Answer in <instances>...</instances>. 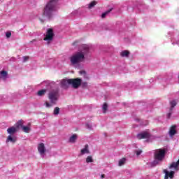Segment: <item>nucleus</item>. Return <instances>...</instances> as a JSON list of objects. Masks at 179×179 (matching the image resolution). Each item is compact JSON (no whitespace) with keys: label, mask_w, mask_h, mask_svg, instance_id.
I'll use <instances>...</instances> for the list:
<instances>
[{"label":"nucleus","mask_w":179,"mask_h":179,"mask_svg":"<svg viewBox=\"0 0 179 179\" xmlns=\"http://www.w3.org/2000/svg\"><path fill=\"white\" fill-rule=\"evenodd\" d=\"M87 52H89V45H81L80 50L70 57L71 64L76 65V64H79V62H83V61H85V55H86Z\"/></svg>","instance_id":"nucleus-1"},{"label":"nucleus","mask_w":179,"mask_h":179,"mask_svg":"<svg viewBox=\"0 0 179 179\" xmlns=\"http://www.w3.org/2000/svg\"><path fill=\"white\" fill-rule=\"evenodd\" d=\"M58 3V0H50L45 6L42 11L43 17H47L48 19H51L52 17V13L57 10V4Z\"/></svg>","instance_id":"nucleus-2"},{"label":"nucleus","mask_w":179,"mask_h":179,"mask_svg":"<svg viewBox=\"0 0 179 179\" xmlns=\"http://www.w3.org/2000/svg\"><path fill=\"white\" fill-rule=\"evenodd\" d=\"M59 97V94L58 92V90L50 91L48 94V99L50 100V103H49L48 101H45L44 106H45L47 108L52 107L54 104H57Z\"/></svg>","instance_id":"nucleus-3"},{"label":"nucleus","mask_w":179,"mask_h":179,"mask_svg":"<svg viewBox=\"0 0 179 179\" xmlns=\"http://www.w3.org/2000/svg\"><path fill=\"white\" fill-rule=\"evenodd\" d=\"M166 150L164 149H157L154 152V159L159 162H163L164 157H166Z\"/></svg>","instance_id":"nucleus-4"},{"label":"nucleus","mask_w":179,"mask_h":179,"mask_svg":"<svg viewBox=\"0 0 179 179\" xmlns=\"http://www.w3.org/2000/svg\"><path fill=\"white\" fill-rule=\"evenodd\" d=\"M54 30L52 28H49L47 30L46 34L43 38L44 41H47L48 44H50L52 40H54Z\"/></svg>","instance_id":"nucleus-5"},{"label":"nucleus","mask_w":179,"mask_h":179,"mask_svg":"<svg viewBox=\"0 0 179 179\" xmlns=\"http://www.w3.org/2000/svg\"><path fill=\"white\" fill-rule=\"evenodd\" d=\"M69 85L73 87V89H78L79 86L82 85V79L80 78L69 79Z\"/></svg>","instance_id":"nucleus-6"},{"label":"nucleus","mask_w":179,"mask_h":179,"mask_svg":"<svg viewBox=\"0 0 179 179\" xmlns=\"http://www.w3.org/2000/svg\"><path fill=\"white\" fill-rule=\"evenodd\" d=\"M164 173L165 174L164 179H173L174 178V174H176V172L173 171H169L166 169L164 170Z\"/></svg>","instance_id":"nucleus-7"},{"label":"nucleus","mask_w":179,"mask_h":179,"mask_svg":"<svg viewBox=\"0 0 179 179\" xmlns=\"http://www.w3.org/2000/svg\"><path fill=\"white\" fill-rule=\"evenodd\" d=\"M138 139H149L150 138V134L146 131L140 133L137 135Z\"/></svg>","instance_id":"nucleus-8"},{"label":"nucleus","mask_w":179,"mask_h":179,"mask_svg":"<svg viewBox=\"0 0 179 179\" xmlns=\"http://www.w3.org/2000/svg\"><path fill=\"white\" fill-rule=\"evenodd\" d=\"M169 134L171 137H173L174 135L177 134V125H172L169 129Z\"/></svg>","instance_id":"nucleus-9"},{"label":"nucleus","mask_w":179,"mask_h":179,"mask_svg":"<svg viewBox=\"0 0 179 179\" xmlns=\"http://www.w3.org/2000/svg\"><path fill=\"white\" fill-rule=\"evenodd\" d=\"M38 150L40 155H43L44 153H45V145H44V143H41L38 145Z\"/></svg>","instance_id":"nucleus-10"},{"label":"nucleus","mask_w":179,"mask_h":179,"mask_svg":"<svg viewBox=\"0 0 179 179\" xmlns=\"http://www.w3.org/2000/svg\"><path fill=\"white\" fill-rule=\"evenodd\" d=\"M69 79H64L61 81V86L63 89H68L69 87Z\"/></svg>","instance_id":"nucleus-11"},{"label":"nucleus","mask_w":179,"mask_h":179,"mask_svg":"<svg viewBox=\"0 0 179 179\" xmlns=\"http://www.w3.org/2000/svg\"><path fill=\"white\" fill-rule=\"evenodd\" d=\"M17 131H18L17 129L15 127H11L7 129V132L10 135H13L14 134H16Z\"/></svg>","instance_id":"nucleus-12"},{"label":"nucleus","mask_w":179,"mask_h":179,"mask_svg":"<svg viewBox=\"0 0 179 179\" xmlns=\"http://www.w3.org/2000/svg\"><path fill=\"white\" fill-rule=\"evenodd\" d=\"M31 126V123H29L28 126H24L22 127V129L23 132H25V134H29L31 131L30 127Z\"/></svg>","instance_id":"nucleus-13"},{"label":"nucleus","mask_w":179,"mask_h":179,"mask_svg":"<svg viewBox=\"0 0 179 179\" xmlns=\"http://www.w3.org/2000/svg\"><path fill=\"white\" fill-rule=\"evenodd\" d=\"M0 78L3 80H6L8 78V71H1L0 72Z\"/></svg>","instance_id":"nucleus-14"},{"label":"nucleus","mask_w":179,"mask_h":179,"mask_svg":"<svg viewBox=\"0 0 179 179\" xmlns=\"http://www.w3.org/2000/svg\"><path fill=\"white\" fill-rule=\"evenodd\" d=\"M81 155H86L90 153V151H89V145L86 144L85 145V148L81 150Z\"/></svg>","instance_id":"nucleus-15"},{"label":"nucleus","mask_w":179,"mask_h":179,"mask_svg":"<svg viewBox=\"0 0 179 179\" xmlns=\"http://www.w3.org/2000/svg\"><path fill=\"white\" fill-rule=\"evenodd\" d=\"M23 124H24V122L23 120H19L18 122H17L16 124H15V127L16 129L19 131V129H20V128H23Z\"/></svg>","instance_id":"nucleus-16"},{"label":"nucleus","mask_w":179,"mask_h":179,"mask_svg":"<svg viewBox=\"0 0 179 179\" xmlns=\"http://www.w3.org/2000/svg\"><path fill=\"white\" fill-rule=\"evenodd\" d=\"M76 139H78V135L73 134L72 136L70 137L69 142L71 143H75V142H76Z\"/></svg>","instance_id":"nucleus-17"},{"label":"nucleus","mask_w":179,"mask_h":179,"mask_svg":"<svg viewBox=\"0 0 179 179\" xmlns=\"http://www.w3.org/2000/svg\"><path fill=\"white\" fill-rule=\"evenodd\" d=\"M121 57H125L126 58H128L129 57V51L128 50H123L120 53Z\"/></svg>","instance_id":"nucleus-18"},{"label":"nucleus","mask_w":179,"mask_h":179,"mask_svg":"<svg viewBox=\"0 0 179 179\" xmlns=\"http://www.w3.org/2000/svg\"><path fill=\"white\" fill-rule=\"evenodd\" d=\"M170 105H171V108H170V111H173V108L177 106V101H176V100H173L172 101L170 102Z\"/></svg>","instance_id":"nucleus-19"},{"label":"nucleus","mask_w":179,"mask_h":179,"mask_svg":"<svg viewBox=\"0 0 179 179\" xmlns=\"http://www.w3.org/2000/svg\"><path fill=\"white\" fill-rule=\"evenodd\" d=\"M7 142H12V143H15V142H16V138H13L12 136H8L7 138Z\"/></svg>","instance_id":"nucleus-20"},{"label":"nucleus","mask_w":179,"mask_h":179,"mask_svg":"<svg viewBox=\"0 0 179 179\" xmlns=\"http://www.w3.org/2000/svg\"><path fill=\"white\" fill-rule=\"evenodd\" d=\"M111 10H113V8L102 13L101 17L104 19V17H106L108 15V13L111 12Z\"/></svg>","instance_id":"nucleus-21"},{"label":"nucleus","mask_w":179,"mask_h":179,"mask_svg":"<svg viewBox=\"0 0 179 179\" xmlns=\"http://www.w3.org/2000/svg\"><path fill=\"white\" fill-rule=\"evenodd\" d=\"M47 92L46 90H41L37 92L38 96H44L45 93Z\"/></svg>","instance_id":"nucleus-22"},{"label":"nucleus","mask_w":179,"mask_h":179,"mask_svg":"<svg viewBox=\"0 0 179 179\" xmlns=\"http://www.w3.org/2000/svg\"><path fill=\"white\" fill-rule=\"evenodd\" d=\"M127 161V159L125 158H122L119 161V164L118 166H124V164H125V162Z\"/></svg>","instance_id":"nucleus-23"},{"label":"nucleus","mask_w":179,"mask_h":179,"mask_svg":"<svg viewBox=\"0 0 179 179\" xmlns=\"http://www.w3.org/2000/svg\"><path fill=\"white\" fill-rule=\"evenodd\" d=\"M59 107H55L53 111V114L54 115H58V114H59Z\"/></svg>","instance_id":"nucleus-24"},{"label":"nucleus","mask_w":179,"mask_h":179,"mask_svg":"<svg viewBox=\"0 0 179 179\" xmlns=\"http://www.w3.org/2000/svg\"><path fill=\"white\" fill-rule=\"evenodd\" d=\"M86 163H93V157H92V156H88L86 158Z\"/></svg>","instance_id":"nucleus-25"},{"label":"nucleus","mask_w":179,"mask_h":179,"mask_svg":"<svg viewBox=\"0 0 179 179\" xmlns=\"http://www.w3.org/2000/svg\"><path fill=\"white\" fill-rule=\"evenodd\" d=\"M159 162H160V161H159V160H157V159H155L152 162V164H151V166H152V167H155V166H157V164H159Z\"/></svg>","instance_id":"nucleus-26"},{"label":"nucleus","mask_w":179,"mask_h":179,"mask_svg":"<svg viewBox=\"0 0 179 179\" xmlns=\"http://www.w3.org/2000/svg\"><path fill=\"white\" fill-rule=\"evenodd\" d=\"M107 108H108V105L107 104V103H104L103 105V110L104 114H106V111H107Z\"/></svg>","instance_id":"nucleus-27"},{"label":"nucleus","mask_w":179,"mask_h":179,"mask_svg":"<svg viewBox=\"0 0 179 179\" xmlns=\"http://www.w3.org/2000/svg\"><path fill=\"white\" fill-rule=\"evenodd\" d=\"M96 3H96V1H92V2L90 3V5H89L90 9H92V8H94V6H96Z\"/></svg>","instance_id":"nucleus-28"},{"label":"nucleus","mask_w":179,"mask_h":179,"mask_svg":"<svg viewBox=\"0 0 179 179\" xmlns=\"http://www.w3.org/2000/svg\"><path fill=\"white\" fill-rule=\"evenodd\" d=\"M22 58H23V62H27V61H29L30 57L29 56H24Z\"/></svg>","instance_id":"nucleus-29"},{"label":"nucleus","mask_w":179,"mask_h":179,"mask_svg":"<svg viewBox=\"0 0 179 179\" xmlns=\"http://www.w3.org/2000/svg\"><path fill=\"white\" fill-rule=\"evenodd\" d=\"M10 36H12V33L10 31L6 33V36L7 37V38H10Z\"/></svg>","instance_id":"nucleus-30"},{"label":"nucleus","mask_w":179,"mask_h":179,"mask_svg":"<svg viewBox=\"0 0 179 179\" xmlns=\"http://www.w3.org/2000/svg\"><path fill=\"white\" fill-rule=\"evenodd\" d=\"M135 153L136 154L137 156H139L142 153V150H136L135 151Z\"/></svg>","instance_id":"nucleus-31"},{"label":"nucleus","mask_w":179,"mask_h":179,"mask_svg":"<svg viewBox=\"0 0 179 179\" xmlns=\"http://www.w3.org/2000/svg\"><path fill=\"white\" fill-rule=\"evenodd\" d=\"M81 85L83 87H86L87 86V83H86V82L82 83L81 82Z\"/></svg>","instance_id":"nucleus-32"},{"label":"nucleus","mask_w":179,"mask_h":179,"mask_svg":"<svg viewBox=\"0 0 179 179\" xmlns=\"http://www.w3.org/2000/svg\"><path fill=\"white\" fill-rule=\"evenodd\" d=\"M86 128H87L88 129H92V124L87 123Z\"/></svg>","instance_id":"nucleus-33"},{"label":"nucleus","mask_w":179,"mask_h":179,"mask_svg":"<svg viewBox=\"0 0 179 179\" xmlns=\"http://www.w3.org/2000/svg\"><path fill=\"white\" fill-rule=\"evenodd\" d=\"M80 75H86V71H80Z\"/></svg>","instance_id":"nucleus-34"},{"label":"nucleus","mask_w":179,"mask_h":179,"mask_svg":"<svg viewBox=\"0 0 179 179\" xmlns=\"http://www.w3.org/2000/svg\"><path fill=\"white\" fill-rule=\"evenodd\" d=\"M171 114H172L171 112L167 114V117H168V118H170V117H171Z\"/></svg>","instance_id":"nucleus-35"},{"label":"nucleus","mask_w":179,"mask_h":179,"mask_svg":"<svg viewBox=\"0 0 179 179\" xmlns=\"http://www.w3.org/2000/svg\"><path fill=\"white\" fill-rule=\"evenodd\" d=\"M104 177H105V175H104V174H101V178H104Z\"/></svg>","instance_id":"nucleus-36"},{"label":"nucleus","mask_w":179,"mask_h":179,"mask_svg":"<svg viewBox=\"0 0 179 179\" xmlns=\"http://www.w3.org/2000/svg\"><path fill=\"white\" fill-rule=\"evenodd\" d=\"M136 121H140V120L139 119H136Z\"/></svg>","instance_id":"nucleus-37"}]
</instances>
